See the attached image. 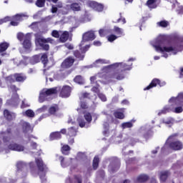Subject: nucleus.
<instances>
[{"label": "nucleus", "instance_id": "nucleus-1", "mask_svg": "<svg viewBox=\"0 0 183 183\" xmlns=\"http://www.w3.org/2000/svg\"><path fill=\"white\" fill-rule=\"evenodd\" d=\"M132 69V63L129 62V64L119 62L114 63L109 66H105L102 69V73H98L96 76L90 77L91 84H94L101 79L99 78H104L106 81H102L103 84H108L112 81H121L125 78V71H131Z\"/></svg>", "mask_w": 183, "mask_h": 183}, {"label": "nucleus", "instance_id": "nucleus-2", "mask_svg": "<svg viewBox=\"0 0 183 183\" xmlns=\"http://www.w3.org/2000/svg\"><path fill=\"white\" fill-rule=\"evenodd\" d=\"M152 46L154 47L156 52L161 54L162 58H168L171 55H176L178 52L177 47L167 44V36L159 35L157 39L151 41Z\"/></svg>", "mask_w": 183, "mask_h": 183}, {"label": "nucleus", "instance_id": "nucleus-3", "mask_svg": "<svg viewBox=\"0 0 183 183\" xmlns=\"http://www.w3.org/2000/svg\"><path fill=\"white\" fill-rule=\"evenodd\" d=\"M183 93H179L177 97H172L169 100V105L165 106L162 109L159 110L157 115H164L168 112L181 114L183 109Z\"/></svg>", "mask_w": 183, "mask_h": 183}, {"label": "nucleus", "instance_id": "nucleus-4", "mask_svg": "<svg viewBox=\"0 0 183 183\" xmlns=\"http://www.w3.org/2000/svg\"><path fill=\"white\" fill-rule=\"evenodd\" d=\"M36 164L34 162L29 163L31 175H33V177H38V175H39L41 182L46 181V179L45 178L46 169H45V164H44L42 159H36Z\"/></svg>", "mask_w": 183, "mask_h": 183}, {"label": "nucleus", "instance_id": "nucleus-5", "mask_svg": "<svg viewBox=\"0 0 183 183\" xmlns=\"http://www.w3.org/2000/svg\"><path fill=\"white\" fill-rule=\"evenodd\" d=\"M94 39H95V34L92 31H87L83 34V39L80 44V51L81 53L78 51H74V56L77 59H79V61L84 59L85 52L89 49V45H86L85 46H84V45L85 42H88V41H94Z\"/></svg>", "mask_w": 183, "mask_h": 183}, {"label": "nucleus", "instance_id": "nucleus-6", "mask_svg": "<svg viewBox=\"0 0 183 183\" xmlns=\"http://www.w3.org/2000/svg\"><path fill=\"white\" fill-rule=\"evenodd\" d=\"M86 156L82 152H79L76 159H70L69 160H65L64 157H59V159L61 162V166L62 168H66V167H69L70 164L71 165L76 167L78 161H84V159H86Z\"/></svg>", "mask_w": 183, "mask_h": 183}, {"label": "nucleus", "instance_id": "nucleus-7", "mask_svg": "<svg viewBox=\"0 0 183 183\" xmlns=\"http://www.w3.org/2000/svg\"><path fill=\"white\" fill-rule=\"evenodd\" d=\"M28 18L27 15L25 14H16L13 17L6 16L4 19H0V25H2L4 22H8V21H11V25L12 26H18V24L21 21H24V19H26Z\"/></svg>", "mask_w": 183, "mask_h": 183}, {"label": "nucleus", "instance_id": "nucleus-8", "mask_svg": "<svg viewBox=\"0 0 183 183\" xmlns=\"http://www.w3.org/2000/svg\"><path fill=\"white\" fill-rule=\"evenodd\" d=\"M61 89L60 87H54L51 89H44L41 91L39 102L40 103L44 102V101L48 100V97H51V95H55Z\"/></svg>", "mask_w": 183, "mask_h": 183}, {"label": "nucleus", "instance_id": "nucleus-9", "mask_svg": "<svg viewBox=\"0 0 183 183\" xmlns=\"http://www.w3.org/2000/svg\"><path fill=\"white\" fill-rule=\"evenodd\" d=\"M35 36L36 46H40L41 49H44V51H48V49H49V45L47 44V42H50V44H52L54 42V40H52V39L51 38L44 39L42 36L39 37L38 34H36Z\"/></svg>", "mask_w": 183, "mask_h": 183}, {"label": "nucleus", "instance_id": "nucleus-10", "mask_svg": "<svg viewBox=\"0 0 183 183\" xmlns=\"http://www.w3.org/2000/svg\"><path fill=\"white\" fill-rule=\"evenodd\" d=\"M9 89L10 92H13L12 97L10 100H7V105H12L13 107H18L19 105V96L16 94V91H18V88L14 85L9 86Z\"/></svg>", "mask_w": 183, "mask_h": 183}, {"label": "nucleus", "instance_id": "nucleus-11", "mask_svg": "<svg viewBox=\"0 0 183 183\" xmlns=\"http://www.w3.org/2000/svg\"><path fill=\"white\" fill-rule=\"evenodd\" d=\"M4 143L6 145L8 149H11V151H16L17 152H22L25 148L24 146L16 144L14 142H11V138L9 137H4L3 139Z\"/></svg>", "mask_w": 183, "mask_h": 183}, {"label": "nucleus", "instance_id": "nucleus-12", "mask_svg": "<svg viewBox=\"0 0 183 183\" xmlns=\"http://www.w3.org/2000/svg\"><path fill=\"white\" fill-rule=\"evenodd\" d=\"M172 139H174V137L172 136H170L164 147L162 149V151H165V148H167V147H169V148H171V149H174V151H180V149H182L183 148V144H182V142H179V141H173V142H171L172 141Z\"/></svg>", "mask_w": 183, "mask_h": 183}, {"label": "nucleus", "instance_id": "nucleus-13", "mask_svg": "<svg viewBox=\"0 0 183 183\" xmlns=\"http://www.w3.org/2000/svg\"><path fill=\"white\" fill-rule=\"evenodd\" d=\"M17 39L19 41H24L23 46L25 49H31L32 44L31 43V34L27 33L24 34V33H19L17 34Z\"/></svg>", "mask_w": 183, "mask_h": 183}, {"label": "nucleus", "instance_id": "nucleus-14", "mask_svg": "<svg viewBox=\"0 0 183 183\" xmlns=\"http://www.w3.org/2000/svg\"><path fill=\"white\" fill-rule=\"evenodd\" d=\"M84 119L86 120H84V119L79 117L77 119V122L79 123L80 128H88L89 127V124H91V122L92 121V116L91 115V113L89 112H85L84 113Z\"/></svg>", "mask_w": 183, "mask_h": 183}, {"label": "nucleus", "instance_id": "nucleus-15", "mask_svg": "<svg viewBox=\"0 0 183 183\" xmlns=\"http://www.w3.org/2000/svg\"><path fill=\"white\" fill-rule=\"evenodd\" d=\"M15 79L17 82H24L25 79H26V76L22 74H16L13 76H9L6 78L5 81L7 85L9 84H12V82H15Z\"/></svg>", "mask_w": 183, "mask_h": 183}, {"label": "nucleus", "instance_id": "nucleus-16", "mask_svg": "<svg viewBox=\"0 0 183 183\" xmlns=\"http://www.w3.org/2000/svg\"><path fill=\"white\" fill-rule=\"evenodd\" d=\"M24 61H20V65H28V62H30L32 65H35V64H38L41 59V56L35 55L31 58L24 57Z\"/></svg>", "mask_w": 183, "mask_h": 183}, {"label": "nucleus", "instance_id": "nucleus-17", "mask_svg": "<svg viewBox=\"0 0 183 183\" xmlns=\"http://www.w3.org/2000/svg\"><path fill=\"white\" fill-rule=\"evenodd\" d=\"M166 84L165 81H160L158 79H154L152 82L144 89V91H149V89L155 88L157 85H159V86H165Z\"/></svg>", "mask_w": 183, "mask_h": 183}, {"label": "nucleus", "instance_id": "nucleus-18", "mask_svg": "<svg viewBox=\"0 0 183 183\" xmlns=\"http://www.w3.org/2000/svg\"><path fill=\"white\" fill-rule=\"evenodd\" d=\"M65 9H66V11H65L64 14H68V11L71 9L74 12H79L81 11V4L79 3H72L71 5H66L64 7Z\"/></svg>", "mask_w": 183, "mask_h": 183}, {"label": "nucleus", "instance_id": "nucleus-19", "mask_svg": "<svg viewBox=\"0 0 183 183\" xmlns=\"http://www.w3.org/2000/svg\"><path fill=\"white\" fill-rule=\"evenodd\" d=\"M87 5L94 11H97V12H102L104 9V5L97 1H88Z\"/></svg>", "mask_w": 183, "mask_h": 183}, {"label": "nucleus", "instance_id": "nucleus-20", "mask_svg": "<svg viewBox=\"0 0 183 183\" xmlns=\"http://www.w3.org/2000/svg\"><path fill=\"white\" fill-rule=\"evenodd\" d=\"M92 92H94V94H97L99 99L102 101L103 102H107V96L102 93H99V85L97 84L96 86H94L92 89Z\"/></svg>", "mask_w": 183, "mask_h": 183}, {"label": "nucleus", "instance_id": "nucleus-21", "mask_svg": "<svg viewBox=\"0 0 183 183\" xmlns=\"http://www.w3.org/2000/svg\"><path fill=\"white\" fill-rule=\"evenodd\" d=\"M71 86H64L60 92V97L61 98H68L71 95Z\"/></svg>", "mask_w": 183, "mask_h": 183}, {"label": "nucleus", "instance_id": "nucleus-22", "mask_svg": "<svg viewBox=\"0 0 183 183\" xmlns=\"http://www.w3.org/2000/svg\"><path fill=\"white\" fill-rule=\"evenodd\" d=\"M109 34H114L117 38H121V36H124L125 34H124V29L119 28L118 26H114L113 29L109 31Z\"/></svg>", "mask_w": 183, "mask_h": 183}, {"label": "nucleus", "instance_id": "nucleus-23", "mask_svg": "<svg viewBox=\"0 0 183 183\" xmlns=\"http://www.w3.org/2000/svg\"><path fill=\"white\" fill-rule=\"evenodd\" d=\"M169 1L172 4H173L172 6V9H175V11H176V12H177V14H183L182 6H180L179 3L178 1H177L176 0H169Z\"/></svg>", "mask_w": 183, "mask_h": 183}, {"label": "nucleus", "instance_id": "nucleus-24", "mask_svg": "<svg viewBox=\"0 0 183 183\" xmlns=\"http://www.w3.org/2000/svg\"><path fill=\"white\" fill-rule=\"evenodd\" d=\"M74 62H75V59L73 57H68L62 62L61 66L63 68H70L74 65Z\"/></svg>", "mask_w": 183, "mask_h": 183}, {"label": "nucleus", "instance_id": "nucleus-25", "mask_svg": "<svg viewBox=\"0 0 183 183\" xmlns=\"http://www.w3.org/2000/svg\"><path fill=\"white\" fill-rule=\"evenodd\" d=\"M156 122H157V119L152 120L150 124H147L146 126L142 127L140 128V132H142L143 131L147 132V131H149L150 129H152Z\"/></svg>", "mask_w": 183, "mask_h": 183}, {"label": "nucleus", "instance_id": "nucleus-26", "mask_svg": "<svg viewBox=\"0 0 183 183\" xmlns=\"http://www.w3.org/2000/svg\"><path fill=\"white\" fill-rule=\"evenodd\" d=\"M104 64H108V61L105 59H99L97 60L93 64L88 66V68H94V67H98L101 66V65H104Z\"/></svg>", "mask_w": 183, "mask_h": 183}, {"label": "nucleus", "instance_id": "nucleus-27", "mask_svg": "<svg viewBox=\"0 0 183 183\" xmlns=\"http://www.w3.org/2000/svg\"><path fill=\"white\" fill-rule=\"evenodd\" d=\"M4 115L5 118L8 119V121H12V119H15V117H16L15 113H12L7 109L4 110Z\"/></svg>", "mask_w": 183, "mask_h": 183}, {"label": "nucleus", "instance_id": "nucleus-28", "mask_svg": "<svg viewBox=\"0 0 183 183\" xmlns=\"http://www.w3.org/2000/svg\"><path fill=\"white\" fill-rule=\"evenodd\" d=\"M161 124H164L167 127H171V126L174 125V124H175V120H174V119H172V117L162 119L161 120Z\"/></svg>", "mask_w": 183, "mask_h": 183}, {"label": "nucleus", "instance_id": "nucleus-29", "mask_svg": "<svg viewBox=\"0 0 183 183\" xmlns=\"http://www.w3.org/2000/svg\"><path fill=\"white\" fill-rule=\"evenodd\" d=\"M21 115L28 118H34L35 117V112L32 109H27L25 112H22Z\"/></svg>", "mask_w": 183, "mask_h": 183}, {"label": "nucleus", "instance_id": "nucleus-30", "mask_svg": "<svg viewBox=\"0 0 183 183\" xmlns=\"http://www.w3.org/2000/svg\"><path fill=\"white\" fill-rule=\"evenodd\" d=\"M114 115L115 118H118V119H124L125 118V115L124 114V109L114 112Z\"/></svg>", "mask_w": 183, "mask_h": 183}, {"label": "nucleus", "instance_id": "nucleus-31", "mask_svg": "<svg viewBox=\"0 0 183 183\" xmlns=\"http://www.w3.org/2000/svg\"><path fill=\"white\" fill-rule=\"evenodd\" d=\"M21 124L22 126L24 132H29V131H31V124H29V123L21 121Z\"/></svg>", "mask_w": 183, "mask_h": 183}, {"label": "nucleus", "instance_id": "nucleus-32", "mask_svg": "<svg viewBox=\"0 0 183 183\" xmlns=\"http://www.w3.org/2000/svg\"><path fill=\"white\" fill-rule=\"evenodd\" d=\"M18 171H26V163L24 162H18L16 164Z\"/></svg>", "mask_w": 183, "mask_h": 183}, {"label": "nucleus", "instance_id": "nucleus-33", "mask_svg": "<svg viewBox=\"0 0 183 183\" xmlns=\"http://www.w3.org/2000/svg\"><path fill=\"white\" fill-rule=\"evenodd\" d=\"M69 37V33L68 31H64L60 34V41L61 42H66L68 38Z\"/></svg>", "mask_w": 183, "mask_h": 183}, {"label": "nucleus", "instance_id": "nucleus-34", "mask_svg": "<svg viewBox=\"0 0 183 183\" xmlns=\"http://www.w3.org/2000/svg\"><path fill=\"white\" fill-rule=\"evenodd\" d=\"M50 139L51 141H54L55 139H61V132H52L50 134Z\"/></svg>", "mask_w": 183, "mask_h": 183}, {"label": "nucleus", "instance_id": "nucleus-35", "mask_svg": "<svg viewBox=\"0 0 183 183\" xmlns=\"http://www.w3.org/2000/svg\"><path fill=\"white\" fill-rule=\"evenodd\" d=\"M147 5L150 9H155L157 6V0H148Z\"/></svg>", "mask_w": 183, "mask_h": 183}, {"label": "nucleus", "instance_id": "nucleus-36", "mask_svg": "<svg viewBox=\"0 0 183 183\" xmlns=\"http://www.w3.org/2000/svg\"><path fill=\"white\" fill-rule=\"evenodd\" d=\"M59 108L57 105H54L50 107V108L49 109V114H50V115H56V112H58L59 111Z\"/></svg>", "mask_w": 183, "mask_h": 183}, {"label": "nucleus", "instance_id": "nucleus-37", "mask_svg": "<svg viewBox=\"0 0 183 183\" xmlns=\"http://www.w3.org/2000/svg\"><path fill=\"white\" fill-rule=\"evenodd\" d=\"M134 122H135L134 120H132L131 122H127L122 124V129H125L127 128H132L134 127Z\"/></svg>", "mask_w": 183, "mask_h": 183}, {"label": "nucleus", "instance_id": "nucleus-38", "mask_svg": "<svg viewBox=\"0 0 183 183\" xmlns=\"http://www.w3.org/2000/svg\"><path fill=\"white\" fill-rule=\"evenodd\" d=\"M169 177V172H162L160 173V181L162 182H165L167 181V178Z\"/></svg>", "mask_w": 183, "mask_h": 183}, {"label": "nucleus", "instance_id": "nucleus-39", "mask_svg": "<svg viewBox=\"0 0 183 183\" xmlns=\"http://www.w3.org/2000/svg\"><path fill=\"white\" fill-rule=\"evenodd\" d=\"M9 47V43L8 42H3L0 44V52H5L6 49Z\"/></svg>", "mask_w": 183, "mask_h": 183}, {"label": "nucleus", "instance_id": "nucleus-40", "mask_svg": "<svg viewBox=\"0 0 183 183\" xmlns=\"http://www.w3.org/2000/svg\"><path fill=\"white\" fill-rule=\"evenodd\" d=\"M67 135H69V137H75L76 135V129L74 127L69 128Z\"/></svg>", "mask_w": 183, "mask_h": 183}, {"label": "nucleus", "instance_id": "nucleus-41", "mask_svg": "<svg viewBox=\"0 0 183 183\" xmlns=\"http://www.w3.org/2000/svg\"><path fill=\"white\" fill-rule=\"evenodd\" d=\"M58 8H62V4L61 2H59L56 6L52 5L51 13L56 14L58 11Z\"/></svg>", "mask_w": 183, "mask_h": 183}, {"label": "nucleus", "instance_id": "nucleus-42", "mask_svg": "<svg viewBox=\"0 0 183 183\" xmlns=\"http://www.w3.org/2000/svg\"><path fill=\"white\" fill-rule=\"evenodd\" d=\"M71 149V147L68 145H64L61 148V152L64 154V155H68L69 154V151Z\"/></svg>", "mask_w": 183, "mask_h": 183}, {"label": "nucleus", "instance_id": "nucleus-43", "mask_svg": "<svg viewBox=\"0 0 183 183\" xmlns=\"http://www.w3.org/2000/svg\"><path fill=\"white\" fill-rule=\"evenodd\" d=\"M29 107H31V103L26 99H24L21 102V108L24 109V108H29Z\"/></svg>", "mask_w": 183, "mask_h": 183}, {"label": "nucleus", "instance_id": "nucleus-44", "mask_svg": "<svg viewBox=\"0 0 183 183\" xmlns=\"http://www.w3.org/2000/svg\"><path fill=\"white\" fill-rule=\"evenodd\" d=\"M148 180L147 174H141L137 177V182H145Z\"/></svg>", "mask_w": 183, "mask_h": 183}, {"label": "nucleus", "instance_id": "nucleus-45", "mask_svg": "<svg viewBox=\"0 0 183 183\" xmlns=\"http://www.w3.org/2000/svg\"><path fill=\"white\" fill-rule=\"evenodd\" d=\"M34 139H36V137L32 135L29 136V141L31 142V147H33V149L36 148V143L34 142Z\"/></svg>", "mask_w": 183, "mask_h": 183}, {"label": "nucleus", "instance_id": "nucleus-46", "mask_svg": "<svg viewBox=\"0 0 183 183\" xmlns=\"http://www.w3.org/2000/svg\"><path fill=\"white\" fill-rule=\"evenodd\" d=\"M74 82H76V84H79V85H82V84H84V79L82 78V76H77L74 78Z\"/></svg>", "mask_w": 183, "mask_h": 183}, {"label": "nucleus", "instance_id": "nucleus-47", "mask_svg": "<svg viewBox=\"0 0 183 183\" xmlns=\"http://www.w3.org/2000/svg\"><path fill=\"white\" fill-rule=\"evenodd\" d=\"M99 162V157L96 156L94 157V160H93V168H94V169H97V168H98Z\"/></svg>", "mask_w": 183, "mask_h": 183}, {"label": "nucleus", "instance_id": "nucleus-48", "mask_svg": "<svg viewBox=\"0 0 183 183\" xmlns=\"http://www.w3.org/2000/svg\"><path fill=\"white\" fill-rule=\"evenodd\" d=\"M158 26H162V28H167L168 25H169V23L167 21H162L159 22H157Z\"/></svg>", "mask_w": 183, "mask_h": 183}, {"label": "nucleus", "instance_id": "nucleus-49", "mask_svg": "<svg viewBox=\"0 0 183 183\" xmlns=\"http://www.w3.org/2000/svg\"><path fill=\"white\" fill-rule=\"evenodd\" d=\"M36 6L39 8H43L45 6V0H37L36 2Z\"/></svg>", "mask_w": 183, "mask_h": 183}, {"label": "nucleus", "instance_id": "nucleus-50", "mask_svg": "<svg viewBox=\"0 0 183 183\" xmlns=\"http://www.w3.org/2000/svg\"><path fill=\"white\" fill-rule=\"evenodd\" d=\"M41 60L42 61V64H44V65H46L47 62H48V56L44 54L41 56Z\"/></svg>", "mask_w": 183, "mask_h": 183}, {"label": "nucleus", "instance_id": "nucleus-51", "mask_svg": "<svg viewBox=\"0 0 183 183\" xmlns=\"http://www.w3.org/2000/svg\"><path fill=\"white\" fill-rule=\"evenodd\" d=\"M117 38L118 36H115V34H111L107 36L109 42H114V41H115V39H117Z\"/></svg>", "mask_w": 183, "mask_h": 183}, {"label": "nucleus", "instance_id": "nucleus-52", "mask_svg": "<svg viewBox=\"0 0 183 183\" xmlns=\"http://www.w3.org/2000/svg\"><path fill=\"white\" fill-rule=\"evenodd\" d=\"M104 131L103 132L104 135H107L108 134V129L109 128V124L107 122L104 123Z\"/></svg>", "mask_w": 183, "mask_h": 183}, {"label": "nucleus", "instance_id": "nucleus-53", "mask_svg": "<svg viewBox=\"0 0 183 183\" xmlns=\"http://www.w3.org/2000/svg\"><path fill=\"white\" fill-rule=\"evenodd\" d=\"M61 34V31H58L56 30H54L52 32H51V35L52 36H54V38H58L59 36H60Z\"/></svg>", "mask_w": 183, "mask_h": 183}, {"label": "nucleus", "instance_id": "nucleus-54", "mask_svg": "<svg viewBox=\"0 0 183 183\" xmlns=\"http://www.w3.org/2000/svg\"><path fill=\"white\" fill-rule=\"evenodd\" d=\"M48 109V107L46 106H43L42 107L36 110V112H38V114H41L42 112H45V111H46Z\"/></svg>", "mask_w": 183, "mask_h": 183}, {"label": "nucleus", "instance_id": "nucleus-55", "mask_svg": "<svg viewBox=\"0 0 183 183\" xmlns=\"http://www.w3.org/2000/svg\"><path fill=\"white\" fill-rule=\"evenodd\" d=\"M74 183H81L82 179H81V176H79V175L75 176L74 179Z\"/></svg>", "mask_w": 183, "mask_h": 183}, {"label": "nucleus", "instance_id": "nucleus-56", "mask_svg": "<svg viewBox=\"0 0 183 183\" xmlns=\"http://www.w3.org/2000/svg\"><path fill=\"white\" fill-rule=\"evenodd\" d=\"M107 33H108V30H106V29H100L99 31V34L100 36H105L106 34Z\"/></svg>", "mask_w": 183, "mask_h": 183}, {"label": "nucleus", "instance_id": "nucleus-57", "mask_svg": "<svg viewBox=\"0 0 183 183\" xmlns=\"http://www.w3.org/2000/svg\"><path fill=\"white\" fill-rule=\"evenodd\" d=\"M89 96V94L88 93L81 94L80 96V101H82V99H84V98H88Z\"/></svg>", "mask_w": 183, "mask_h": 183}, {"label": "nucleus", "instance_id": "nucleus-58", "mask_svg": "<svg viewBox=\"0 0 183 183\" xmlns=\"http://www.w3.org/2000/svg\"><path fill=\"white\" fill-rule=\"evenodd\" d=\"M81 109H86L88 108V106H86V104L85 102H81Z\"/></svg>", "mask_w": 183, "mask_h": 183}, {"label": "nucleus", "instance_id": "nucleus-59", "mask_svg": "<svg viewBox=\"0 0 183 183\" xmlns=\"http://www.w3.org/2000/svg\"><path fill=\"white\" fill-rule=\"evenodd\" d=\"M65 46L67 48V49H74V46H72L71 44H66Z\"/></svg>", "mask_w": 183, "mask_h": 183}, {"label": "nucleus", "instance_id": "nucleus-60", "mask_svg": "<svg viewBox=\"0 0 183 183\" xmlns=\"http://www.w3.org/2000/svg\"><path fill=\"white\" fill-rule=\"evenodd\" d=\"M94 45L95 46H101V45H102V44L99 41H94Z\"/></svg>", "mask_w": 183, "mask_h": 183}, {"label": "nucleus", "instance_id": "nucleus-61", "mask_svg": "<svg viewBox=\"0 0 183 183\" xmlns=\"http://www.w3.org/2000/svg\"><path fill=\"white\" fill-rule=\"evenodd\" d=\"M49 117V114H42L39 118V121H41V119H44V118H48Z\"/></svg>", "mask_w": 183, "mask_h": 183}, {"label": "nucleus", "instance_id": "nucleus-62", "mask_svg": "<svg viewBox=\"0 0 183 183\" xmlns=\"http://www.w3.org/2000/svg\"><path fill=\"white\" fill-rule=\"evenodd\" d=\"M122 105H129V102L127 99H124L122 102Z\"/></svg>", "mask_w": 183, "mask_h": 183}, {"label": "nucleus", "instance_id": "nucleus-63", "mask_svg": "<svg viewBox=\"0 0 183 183\" xmlns=\"http://www.w3.org/2000/svg\"><path fill=\"white\" fill-rule=\"evenodd\" d=\"M31 28L32 29H35V28H38V23H33L31 25Z\"/></svg>", "mask_w": 183, "mask_h": 183}, {"label": "nucleus", "instance_id": "nucleus-64", "mask_svg": "<svg viewBox=\"0 0 183 183\" xmlns=\"http://www.w3.org/2000/svg\"><path fill=\"white\" fill-rule=\"evenodd\" d=\"M117 22H122V24H125L127 21H125V18H120L117 20Z\"/></svg>", "mask_w": 183, "mask_h": 183}]
</instances>
